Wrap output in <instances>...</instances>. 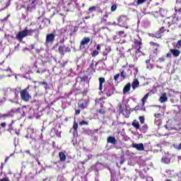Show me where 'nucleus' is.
I'll use <instances>...</instances> for the list:
<instances>
[{
    "instance_id": "obj_56",
    "label": "nucleus",
    "mask_w": 181,
    "mask_h": 181,
    "mask_svg": "<svg viewBox=\"0 0 181 181\" xmlns=\"http://www.w3.org/2000/svg\"><path fill=\"white\" fill-rule=\"evenodd\" d=\"M158 62H160V63H163V62H165V58L163 57L159 58Z\"/></svg>"
},
{
    "instance_id": "obj_21",
    "label": "nucleus",
    "mask_w": 181,
    "mask_h": 181,
    "mask_svg": "<svg viewBox=\"0 0 181 181\" xmlns=\"http://www.w3.org/2000/svg\"><path fill=\"white\" fill-rule=\"evenodd\" d=\"M59 160L61 162H64V161H66V159H67V157L66 156V154L63 151H60L59 153Z\"/></svg>"
},
{
    "instance_id": "obj_43",
    "label": "nucleus",
    "mask_w": 181,
    "mask_h": 181,
    "mask_svg": "<svg viewBox=\"0 0 181 181\" xmlns=\"http://www.w3.org/2000/svg\"><path fill=\"white\" fill-rule=\"evenodd\" d=\"M98 112H99V114H101V115H105L106 112L104 109H100L99 110H98Z\"/></svg>"
},
{
    "instance_id": "obj_17",
    "label": "nucleus",
    "mask_w": 181,
    "mask_h": 181,
    "mask_svg": "<svg viewBox=\"0 0 181 181\" xmlns=\"http://www.w3.org/2000/svg\"><path fill=\"white\" fill-rule=\"evenodd\" d=\"M170 52L174 57H179V56L180 55V50L177 49H170Z\"/></svg>"
},
{
    "instance_id": "obj_41",
    "label": "nucleus",
    "mask_w": 181,
    "mask_h": 181,
    "mask_svg": "<svg viewBox=\"0 0 181 181\" xmlns=\"http://www.w3.org/2000/svg\"><path fill=\"white\" fill-rule=\"evenodd\" d=\"M117 4L112 5L110 8L111 12H115V11H117Z\"/></svg>"
},
{
    "instance_id": "obj_39",
    "label": "nucleus",
    "mask_w": 181,
    "mask_h": 181,
    "mask_svg": "<svg viewBox=\"0 0 181 181\" xmlns=\"http://www.w3.org/2000/svg\"><path fill=\"white\" fill-rule=\"evenodd\" d=\"M142 131H144V132H147L148 127V124H144L141 127Z\"/></svg>"
},
{
    "instance_id": "obj_44",
    "label": "nucleus",
    "mask_w": 181,
    "mask_h": 181,
    "mask_svg": "<svg viewBox=\"0 0 181 181\" xmlns=\"http://www.w3.org/2000/svg\"><path fill=\"white\" fill-rule=\"evenodd\" d=\"M176 47L177 49H180L181 47V40H178L176 43Z\"/></svg>"
},
{
    "instance_id": "obj_46",
    "label": "nucleus",
    "mask_w": 181,
    "mask_h": 181,
    "mask_svg": "<svg viewBox=\"0 0 181 181\" xmlns=\"http://www.w3.org/2000/svg\"><path fill=\"white\" fill-rule=\"evenodd\" d=\"M0 127H1V128H4V129L6 128V122H1V123L0 124Z\"/></svg>"
},
{
    "instance_id": "obj_60",
    "label": "nucleus",
    "mask_w": 181,
    "mask_h": 181,
    "mask_svg": "<svg viewBox=\"0 0 181 181\" xmlns=\"http://www.w3.org/2000/svg\"><path fill=\"white\" fill-rule=\"evenodd\" d=\"M146 64H150L149 63H151V59H146Z\"/></svg>"
},
{
    "instance_id": "obj_11",
    "label": "nucleus",
    "mask_w": 181,
    "mask_h": 181,
    "mask_svg": "<svg viewBox=\"0 0 181 181\" xmlns=\"http://www.w3.org/2000/svg\"><path fill=\"white\" fill-rule=\"evenodd\" d=\"M111 52V47H105V50L102 52V54L103 56V57L102 58V60L103 62H106L107 60V56H108V54H110Z\"/></svg>"
},
{
    "instance_id": "obj_32",
    "label": "nucleus",
    "mask_w": 181,
    "mask_h": 181,
    "mask_svg": "<svg viewBox=\"0 0 181 181\" xmlns=\"http://www.w3.org/2000/svg\"><path fill=\"white\" fill-rule=\"evenodd\" d=\"M119 76L122 78V80H125L127 78V72L124 70L120 71Z\"/></svg>"
},
{
    "instance_id": "obj_13",
    "label": "nucleus",
    "mask_w": 181,
    "mask_h": 181,
    "mask_svg": "<svg viewBox=\"0 0 181 181\" xmlns=\"http://www.w3.org/2000/svg\"><path fill=\"white\" fill-rule=\"evenodd\" d=\"M132 148H134L137 151H144L145 147L144 146V144L140 143V144H135L133 143L132 144Z\"/></svg>"
},
{
    "instance_id": "obj_48",
    "label": "nucleus",
    "mask_w": 181,
    "mask_h": 181,
    "mask_svg": "<svg viewBox=\"0 0 181 181\" xmlns=\"http://www.w3.org/2000/svg\"><path fill=\"white\" fill-rule=\"evenodd\" d=\"M64 52H65V53H67V52L70 53V52H71V48L69 47H66L65 48Z\"/></svg>"
},
{
    "instance_id": "obj_63",
    "label": "nucleus",
    "mask_w": 181,
    "mask_h": 181,
    "mask_svg": "<svg viewBox=\"0 0 181 181\" xmlns=\"http://www.w3.org/2000/svg\"><path fill=\"white\" fill-rule=\"evenodd\" d=\"M119 43H121V45H122V43H125V40H123L122 42H119Z\"/></svg>"
},
{
    "instance_id": "obj_33",
    "label": "nucleus",
    "mask_w": 181,
    "mask_h": 181,
    "mask_svg": "<svg viewBox=\"0 0 181 181\" xmlns=\"http://www.w3.org/2000/svg\"><path fill=\"white\" fill-rule=\"evenodd\" d=\"M13 93H14V101H18V98H19V92L16 90H13Z\"/></svg>"
},
{
    "instance_id": "obj_45",
    "label": "nucleus",
    "mask_w": 181,
    "mask_h": 181,
    "mask_svg": "<svg viewBox=\"0 0 181 181\" xmlns=\"http://www.w3.org/2000/svg\"><path fill=\"white\" fill-rule=\"evenodd\" d=\"M146 69H148V70H152V69H153V64H148L146 66Z\"/></svg>"
},
{
    "instance_id": "obj_8",
    "label": "nucleus",
    "mask_w": 181,
    "mask_h": 181,
    "mask_svg": "<svg viewBox=\"0 0 181 181\" xmlns=\"http://www.w3.org/2000/svg\"><path fill=\"white\" fill-rule=\"evenodd\" d=\"M134 49H136V53H141V49L142 47V40H134Z\"/></svg>"
},
{
    "instance_id": "obj_38",
    "label": "nucleus",
    "mask_w": 181,
    "mask_h": 181,
    "mask_svg": "<svg viewBox=\"0 0 181 181\" xmlns=\"http://www.w3.org/2000/svg\"><path fill=\"white\" fill-rule=\"evenodd\" d=\"M40 86H44L45 90H47V83L46 81L39 82Z\"/></svg>"
},
{
    "instance_id": "obj_29",
    "label": "nucleus",
    "mask_w": 181,
    "mask_h": 181,
    "mask_svg": "<svg viewBox=\"0 0 181 181\" xmlns=\"http://www.w3.org/2000/svg\"><path fill=\"white\" fill-rule=\"evenodd\" d=\"M110 15L109 13H107L105 15L103 16L100 20L101 23H107V19H108V16Z\"/></svg>"
},
{
    "instance_id": "obj_30",
    "label": "nucleus",
    "mask_w": 181,
    "mask_h": 181,
    "mask_svg": "<svg viewBox=\"0 0 181 181\" xmlns=\"http://www.w3.org/2000/svg\"><path fill=\"white\" fill-rule=\"evenodd\" d=\"M11 117V114L9 113H6V114H1L0 113V119H6V118H9Z\"/></svg>"
},
{
    "instance_id": "obj_19",
    "label": "nucleus",
    "mask_w": 181,
    "mask_h": 181,
    "mask_svg": "<svg viewBox=\"0 0 181 181\" xmlns=\"http://www.w3.org/2000/svg\"><path fill=\"white\" fill-rule=\"evenodd\" d=\"M138 87H139V81L137 78H134L132 83V90H136Z\"/></svg>"
},
{
    "instance_id": "obj_59",
    "label": "nucleus",
    "mask_w": 181,
    "mask_h": 181,
    "mask_svg": "<svg viewBox=\"0 0 181 181\" xmlns=\"http://www.w3.org/2000/svg\"><path fill=\"white\" fill-rule=\"evenodd\" d=\"M0 181H9V178L8 177H4L3 179H1Z\"/></svg>"
},
{
    "instance_id": "obj_64",
    "label": "nucleus",
    "mask_w": 181,
    "mask_h": 181,
    "mask_svg": "<svg viewBox=\"0 0 181 181\" xmlns=\"http://www.w3.org/2000/svg\"><path fill=\"white\" fill-rule=\"evenodd\" d=\"M122 163H124V160L120 161V164L122 165Z\"/></svg>"
},
{
    "instance_id": "obj_36",
    "label": "nucleus",
    "mask_w": 181,
    "mask_h": 181,
    "mask_svg": "<svg viewBox=\"0 0 181 181\" xmlns=\"http://www.w3.org/2000/svg\"><path fill=\"white\" fill-rule=\"evenodd\" d=\"M117 35H119V36H123V37H125L127 35H124L125 32L124 30L117 31Z\"/></svg>"
},
{
    "instance_id": "obj_18",
    "label": "nucleus",
    "mask_w": 181,
    "mask_h": 181,
    "mask_svg": "<svg viewBox=\"0 0 181 181\" xmlns=\"http://www.w3.org/2000/svg\"><path fill=\"white\" fill-rule=\"evenodd\" d=\"M150 46L154 49V53H158V49L159 48V46H160L159 44L151 41L150 42Z\"/></svg>"
},
{
    "instance_id": "obj_3",
    "label": "nucleus",
    "mask_w": 181,
    "mask_h": 181,
    "mask_svg": "<svg viewBox=\"0 0 181 181\" xmlns=\"http://www.w3.org/2000/svg\"><path fill=\"white\" fill-rule=\"evenodd\" d=\"M28 90L29 86L20 91L21 100H23V101H25V103H28V101H30L32 99V96L30 95V93H29Z\"/></svg>"
},
{
    "instance_id": "obj_24",
    "label": "nucleus",
    "mask_w": 181,
    "mask_h": 181,
    "mask_svg": "<svg viewBox=\"0 0 181 181\" xmlns=\"http://www.w3.org/2000/svg\"><path fill=\"white\" fill-rule=\"evenodd\" d=\"M160 103H165L168 101V96L166 95V93H163L162 95L160 97L159 99Z\"/></svg>"
},
{
    "instance_id": "obj_54",
    "label": "nucleus",
    "mask_w": 181,
    "mask_h": 181,
    "mask_svg": "<svg viewBox=\"0 0 181 181\" xmlns=\"http://www.w3.org/2000/svg\"><path fill=\"white\" fill-rule=\"evenodd\" d=\"M96 50H97L98 52H100V51L101 50V46L100 45V44H98V45H97Z\"/></svg>"
},
{
    "instance_id": "obj_2",
    "label": "nucleus",
    "mask_w": 181,
    "mask_h": 181,
    "mask_svg": "<svg viewBox=\"0 0 181 181\" xmlns=\"http://www.w3.org/2000/svg\"><path fill=\"white\" fill-rule=\"evenodd\" d=\"M179 21H180L179 19V16H170L165 18V20L164 21V23H167L168 28H170V26L176 28V26H177V25L179 24Z\"/></svg>"
},
{
    "instance_id": "obj_52",
    "label": "nucleus",
    "mask_w": 181,
    "mask_h": 181,
    "mask_svg": "<svg viewBox=\"0 0 181 181\" xmlns=\"http://www.w3.org/2000/svg\"><path fill=\"white\" fill-rule=\"evenodd\" d=\"M66 64H67V62H64L63 64H60L59 67H61V69H63V68L66 67Z\"/></svg>"
},
{
    "instance_id": "obj_4",
    "label": "nucleus",
    "mask_w": 181,
    "mask_h": 181,
    "mask_svg": "<svg viewBox=\"0 0 181 181\" xmlns=\"http://www.w3.org/2000/svg\"><path fill=\"white\" fill-rule=\"evenodd\" d=\"M166 32L168 33L169 29H168L166 26L163 25L159 28L158 31H157L155 34H153V37L160 39V37H162V36H163Z\"/></svg>"
},
{
    "instance_id": "obj_1",
    "label": "nucleus",
    "mask_w": 181,
    "mask_h": 181,
    "mask_svg": "<svg viewBox=\"0 0 181 181\" xmlns=\"http://www.w3.org/2000/svg\"><path fill=\"white\" fill-rule=\"evenodd\" d=\"M33 33H36L35 37H37L40 33L39 29L35 28L34 30H28L25 28V30H23L16 34V39L18 40V42H23L24 37H26V36H33Z\"/></svg>"
},
{
    "instance_id": "obj_53",
    "label": "nucleus",
    "mask_w": 181,
    "mask_h": 181,
    "mask_svg": "<svg viewBox=\"0 0 181 181\" xmlns=\"http://www.w3.org/2000/svg\"><path fill=\"white\" fill-rule=\"evenodd\" d=\"M181 6V0H176V6Z\"/></svg>"
},
{
    "instance_id": "obj_51",
    "label": "nucleus",
    "mask_w": 181,
    "mask_h": 181,
    "mask_svg": "<svg viewBox=\"0 0 181 181\" xmlns=\"http://www.w3.org/2000/svg\"><path fill=\"white\" fill-rule=\"evenodd\" d=\"M119 112H121V114H122V112H124V110H122V105H121V104L119 105Z\"/></svg>"
},
{
    "instance_id": "obj_37",
    "label": "nucleus",
    "mask_w": 181,
    "mask_h": 181,
    "mask_svg": "<svg viewBox=\"0 0 181 181\" xmlns=\"http://www.w3.org/2000/svg\"><path fill=\"white\" fill-rule=\"evenodd\" d=\"M139 120L141 124H145V116H140L139 117Z\"/></svg>"
},
{
    "instance_id": "obj_57",
    "label": "nucleus",
    "mask_w": 181,
    "mask_h": 181,
    "mask_svg": "<svg viewBox=\"0 0 181 181\" xmlns=\"http://www.w3.org/2000/svg\"><path fill=\"white\" fill-rule=\"evenodd\" d=\"M88 160L87 159L84 160L83 161H81L80 163L81 165H86V162H88Z\"/></svg>"
},
{
    "instance_id": "obj_5",
    "label": "nucleus",
    "mask_w": 181,
    "mask_h": 181,
    "mask_svg": "<svg viewBox=\"0 0 181 181\" xmlns=\"http://www.w3.org/2000/svg\"><path fill=\"white\" fill-rule=\"evenodd\" d=\"M115 92V87L113 85L109 84L105 88V93L107 97H111Z\"/></svg>"
},
{
    "instance_id": "obj_16",
    "label": "nucleus",
    "mask_w": 181,
    "mask_h": 181,
    "mask_svg": "<svg viewBox=\"0 0 181 181\" xmlns=\"http://www.w3.org/2000/svg\"><path fill=\"white\" fill-rule=\"evenodd\" d=\"M90 40H91L88 37H83L80 42V47H81V46H86V45L90 43Z\"/></svg>"
},
{
    "instance_id": "obj_35",
    "label": "nucleus",
    "mask_w": 181,
    "mask_h": 181,
    "mask_svg": "<svg viewBox=\"0 0 181 181\" xmlns=\"http://www.w3.org/2000/svg\"><path fill=\"white\" fill-rule=\"evenodd\" d=\"M98 54H100V52L97 51V49L93 50L91 53L92 57H95L96 56H98Z\"/></svg>"
},
{
    "instance_id": "obj_49",
    "label": "nucleus",
    "mask_w": 181,
    "mask_h": 181,
    "mask_svg": "<svg viewBox=\"0 0 181 181\" xmlns=\"http://www.w3.org/2000/svg\"><path fill=\"white\" fill-rule=\"evenodd\" d=\"M80 112H81V110H80V109L75 110V115H80Z\"/></svg>"
},
{
    "instance_id": "obj_42",
    "label": "nucleus",
    "mask_w": 181,
    "mask_h": 181,
    "mask_svg": "<svg viewBox=\"0 0 181 181\" xmlns=\"http://www.w3.org/2000/svg\"><path fill=\"white\" fill-rule=\"evenodd\" d=\"M146 2V0H137L136 4L137 5H142V4H145Z\"/></svg>"
},
{
    "instance_id": "obj_28",
    "label": "nucleus",
    "mask_w": 181,
    "mask_h": 181,
    "mask_svg": "<svg viewBox=\"0 0 181 181\" xmlns=\"http://www.w3.org/2000/svg\"><path fill=\"white\" fill-rule=\"evenodd\" d=\"M58 52L61 56H64V54L66 53V52H64V46H59L58 47Z\"/></svg>"
},
{
    "instance_id": "obj_27",
    "label": "nucleus",
    "mask_w": 181,
    "mask_h": 181,
    "mask_svg": "<svg viewBox=\"0 0 181 181\" xmlns=\"http://www.w3.org/2000/svg\"><path fill=\"white\" fill-rule=\"evenodd\" d=\"M97 6H90L88 9V15H90V13H93V12H95V11H97Z\"/></svg>"
},
{
    "instance_id": "obj_14",
    "label": "nucleus",
    "mask_w": 181,
    "mask_h": 181,
    "mask_svg": "<svg viewBox=\"0 0 181 181\" xmlns=\"http://www.w3.org/2000/svg\"><path fill=\"white\" fill-rule=\"evenodd\" d=\"M175 13L174 14V16H176L177 18L179 17V20L181 19V7H179V6H175L174 8Z\"/></svg>"
},
{
    "instance_id": "obj_25",
    "label": "nucleus",
    "mask_w": 181,
    "mask_h": 181,
    "mask_svg": "<svg viewBox=\"0 0 181 181\" xmlns=\"http://www.w3.org/2000/svg\"><path fill=\"white\" fill-rule=\"evenodd\" d=\"M149 97V93H146L141 99V107H145V103H146L148 98Z\"/></svg>"
},
{
    "instance_id": "obj_55",
    "label": "nucleus",
    "mask_w": 181,
    "mask_h": 181,
    "mask_svg": "<svg viewBox=\"0 0 181 181\" xmlns=\"http://www.w3.org/2000/svg\"><path fill=\"white\" fill-rule=\"evenodd\" d=\"M166 57L168 58V59H171L172 58V53L170 52V53H168L167 54H166Z\"/></svg>"
},
{
    "instance_id": "obj_34",
    "label": "nucleus",
    "mask_w": 181,
    "mask_h": 181,
    "mask_svg": "<svg viewBox=\"0 0 181 181\" xmlns=\"http://www.w3.org/2000/svg\"><path fill=\"white\" fill-rule=\"evenodd\" d=\"M78 128V123L74 121L73 124V129L74 130V132H77Z\"/></svg>"
},
{
    "instance_id": "obj_10",
    "label": "nucleus",
    "mask_w": 181,
    "mask_h": 181,
    "mask_svg": "<svg viewBox=\"0 0 181 181\" xmlns=\"http://www.w3.org/2000/svg\"><path fill=\"white\" fill-rule=\"evenodd\" d=\"M25 108H28L26 105L22 106L21 107H18L13 110L15 114H20L21 117H25Z\"/></svg>"
},
{
    "instance_id": "obj_50",
    "label": "nucleus",
    "mask_w": 181,
    "mask_h": 181,
    "mask_svg": "<svg viewBox=\"0 0 181 181\" xmlns=\"http://www.w3.org/2000/svg\"><path fill=\"white\" fill-rule=\"evenodd\" d=\"M118 78H119V74H117L115 76H114V81H117V80H118Z\"/></svg>"
},
{
    "instance_id": "obj_6",
    "label": "nucleus",
    "mask_w": 181,
    "mask_h": 181,
    "mask_svg": "<svg viewBox=\"0 0 181 181\" xmlns=\"http://www.w3.org/2000/svg\"><path fill=\"white\" fill-rule=\"evenodd\" d=\"M128 21V18L125 16H120L117 18V22L119 26H121L122 28H125L127 26V22Z\"/></svg>"
},
{
    "instance_id": "obj_26",
    "label": "nucleus",
    "mask_w": 181,
    "mask_h": 181,
    "mask_svg": "<svg viewBox=\"0 0 181 181\" xmlns=\"http://www.w3.org/2000/svg\"><path fill=\"white\" fill-rule=\"evenodd\" d=\"M14 122L15 121L12 120L11 123L8 124V128L6 129L8 132H12L15 129V127H13Z\"/></svg>"
},
{
    "instance_id": "obj_61",
    "label": "nucleus",
    "mask_w": 181,
    "mask_h": 181,
    "mask_svg": "<svg viewBox=\"0 0 181 181\" xmlns=\"http://www.w3.org/2000/svg\"><path fill=\"white\" fill-rule=\"evenodd\" d=\"M30 48L31 49H35V45H30Z\"/></svg>"
},
{
    "instance_id": "obj_20",
    "label": "nucleus",
    "mask_w": 181,
    "mask_h": 181,
    "mask_svg": "<svg viewBox=\"0 0 181 181\" xmlns=\"http://www.w3.org/2000/svg\"><path fill=\"white\" fill-rule=\"evenodd\" d=\"M98 80H99V90L100 91H103V84L105 83V78L100 77Z\"/></svg>"
},
{
    "instance_id": "obj_9",
    "label": "nucleus",
    "mask_w": 181,
    "mask_h": 181,
    "mask_svg": "<svg viewBox=\"0 0 181 181\" xmlns=\"http://www.w3.org/2000/svg\"><path fill=\"white\" fill-rule=\"evenodd\" d=\"M38 1L39 0H32L31 3L28 5L27 11H28V12H33V11H35Z\"/></svg>"
},
{
    "instance_id": "obj_47",
    "label": "nucleus",
    "mask_w": 181,
    "mask_h": 181,
    "mask_svg": "<svg viewBox=\"0 0 181 181\" xmlns=\"http://www.w3.org/2000/svg\"><path fill=\"white\" fill-rule=\"evenodd\" d=\"M174 148L175 149H177V151H180V149H181V144H180L179 145H174Z\"/></svg>"
},
{
    "instance_id": "obj_22",
    "label": "nucleus",
    "mask_w": 181,
    "mask_h": 181,
    "mask_svg": "<svg viewBox=\"0 0 181 181\" xmlns=\"http://www.w3.org/2000/svg\"><path fill=\"white\" fill-rule=\"evenodd\" d=\"M132 127H134V128H135V129H139V128H141V124H139V122H138V120L136 119L133 120V122H132Z\"/></svg>"
},
{
    "instance_id": "obj_15",
    "label": "nucleus",
    "mask_w": 181,
    "mask_h": 181,
    "mask_svg": "<svg viewBox=\"0 0 181 181\" xmlns=\"http://www.w3.org/2000/svg\"><path fill=\"white\" fill-rule=\"evenodd\" d=\"M107 144H112V145L118 144V141H117V139H115L114 136H111L107 137Z\"/></svg>"
},
{
    "instance_id": "obj_23",
    "label": "nucleus",
    "mask_w": 181,
    "mask_h": 181,
    "mask_svg": "<svg viewBox=\"0 0 181 181\" xmlns=\"http://www.w3.org/2000/svg\"><path fill=\"white\" fill-rule=\"evenodd\" d=\"M131 90V83H128L123 88V94H127Z\"/></svg>"
},
{
    "instance_id": "obj_40",
    "label": "nucleus",
    "mask_w": 181,
    "mask_h": 181,
    "mask_svg": "<svg viewBox=\"0 0 181 181\" xmlns=\"http://www.w3.org/2000/svg\"><path fill=\"white\" fill-rule=\"evenodd\" d=\"M79 125L81 127H83V125H88V122L85 121V120H82L79 122Z\"/></svg>"
},
{
    "instance_id": "obj_58",
    "label": "nucleus",
    "mask_w": 181,
    "mask_h": 181,
    "mask_svg": "<svg viewBox=\"0 0 181 181\" xmlns=\"http://www.w3.org/2000/svg\"><path fill=\"white\" fill-rule=\"evenodd\" d=\"M160 113H156V114H154V117H156V118H159V117H160Z\"/></svg>"
},
{
    "instance_id": "obj_62",
    "label": "nucleus",
    "mask_w": 181,
    "mask_h": 181,
    "mask_svg": "<svg viewBox=\"0 0 181 181\" xmlns=\"http://www.w3.org/2000/svg\"><path fill=\"white\" fill-rule=\"evenodd\" d=\"M135 110H139V105L136 106Z\"/></svg>"
},
{
    "instance_id": "obj_12",
    "label": "nucleus",
    "mask_w": 181,
    "mask_h": 181,
    "mask_svg": "<svg viewBox=\"0 0 181 181\" xmlns=\"http://www.w3.org/2000/svg\"><path fill=\"white\" fill-rule=\"evenodd\" d=\"M56 38V35L53 33L47 34L46 36V43H53L54 42V39Z\"/></svg>"
},
{
    "instance_id": "obj_31",
    "label": "nucleus",
    "mask_w": 181,
    "mask_h": 181,
    "mask_svg": "<svg viewBox=\"0 0 181 181\" xmlns=\"http://www.w3.org/2000/svg\"><path fill=\"white\" fill-rule=\"evenodd\" d=\"M161 162H163V163H166L168 165L170 163V159H169V158L166 156H163L161 159Z\"/></svg>"
},
{
    "instance_id": "obj_7",
    "label": "nucleus",
    "mask_w": 181,
    "mask_h": 181,
    "mask_svg": "<svg viewBox=\"0 0 181 181\" xmlns=\"http://www.w3.org/2000/svg\"><path fill=\"white\" fill-rule=\"evenodd\" d=\"M88 101H90L88 98L81 99L79 100L78 106L79 107V108H81V110H84L87 108V107H88Z\"/></svg>"
}]
</instances>
